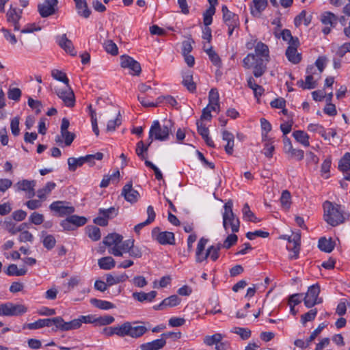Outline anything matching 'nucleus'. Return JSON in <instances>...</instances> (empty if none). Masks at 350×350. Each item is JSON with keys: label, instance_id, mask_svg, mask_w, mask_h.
Returning a JSON list of instances; mask_svg holds the SVG:
<instances>
[{"label": "nucleus", "instance_id": "nucleus-39", "mask_svg": "<svg viewBox=\"0 0 350 350\" xmlns=\"http://www.w3.org/2000/svg\"><path fill=\"white\" fill-rule=\"evenodd\" d=\"M27 269L25 267L18 269L15 264H11L8 267L5 273L8 275L22 276L27 273Z\"/></svg>", "mask_w": 350, "mask_h": 350}, {"label": "nucleus", "instance_id": "nucleus-11", "mask_svg": "<svg viewBox=\"0 0 350 350\" xmlns=\"http://www.w3.org/2000/svg\"><path fill=\"white\" fill-rule=\"evenodd\" d=\"M57 0H44L42 3L38 5L39 14L42 18L54 14L57 10Z\"/></svg>", "mask_w": 350, "mask_h": 350}, {"label": "nucleus", "instance_id": "nucleus-55", "mask_svg": "<svg viewBox=\"0 0 350 350\" xmlns=\"http://www.w3.org/2000/svg\"><path fill=\"white\" fill-rule=\"evenodd\" d=\"M215 13V8L209 7L206 12L203 14L204 24L205 26H208L212 23L213 16Z\"/></svg>", "mask_w": 350, "mask_h": 350}, {"label": "nucleus", "instance_id": "nucleus-37", "mask_svg": "<svg viewBox=\"0 0 350 350\" xmlns=\"http://www.w3.org/2000/svg\"><path fill=\"white\" fill-rule=\"evenodd\" d=\"M90 303L95 307L101 310H109L115 308V305L110 301L98 299L96 298L92 299Z\"/></svg>", "mask_w": 350, "mask_h": 350}, {"label": "nucleus", "instance_id": "nucleus-54", "mask_svg": "<svg viewBox=\"0 0 350 350\" xmlns=\"http://www.w3.org/2000/svg\"><path fill=\"white\" fill-rule=\"evenodd\" d=\"M88 109L90 110V115L91 116V122L92 130L96 136L99 135V129L98 126L96 113L92 107V105H89Z\"/></svg>", "mask_w": 350, "mask_h": 350}, {"label": "nucleus", "instance_id": "nucleus-61", "mask_svg": "<svg viewBox=\"0 0 350 350\" xmlns=\"http://www.w3.org/2000/svg\"><path fill=\"white\" fill-rule=\"evenodd\" d=\"M21 96V90L18 88H10L8 92V97L13 100L18 101Z\"/></svg>", "mask_w": 350, "mask_h": 350}, {"label": "nucleus", "instance_id": "nucleus-27", "mask_svg": "<svg viewBox=\"0 0 350 350\" xmlns=\"http://www.w3.org/2000/svg\"><path fill=\"white\" fill-rule=\"evenodd\" d=\"M43 246L48 250H51L56 244V239L53 234H48L46 231L40 233Z\"/></svg>", "mask_w": 350, "mask_h": 350}, {"label": "nucleus", "instance_id": "nucleus-19", "mask_svg": "<svg viewBox=\"0 0 350 350\" xmlns=\"http://www.w3.org/2000/svg\"><path fill=\"white\" fill-rule=\"evenodd\" d=\"M36 186L35 180H23L16 184V187L18 191H25L27 194V197L31 198L34 196L35 191L34 187Z\"/></svg>", "mask_w": 350, "mask_h": 350}, {"label": "nucleus", "instance_id": "nucleus-9", "mask_svg": "<svg viewBox=\"0 0 350 350\" xmlns=\"http://www.w3.org/2000/svg\"><path fill=\"white\" fill-rule=\"evenodd\" d=\"M57 96L62 100L68 107H72L75 104V96L71 87L68 85L64 88L55 90Z\"/></svg>", "mask_w": 350, "mask_h": 350}, {"label": "nucleus", "instance_id": "nucleus-53", "mask_svg": "<svg viewBox=\"0 0 350 350\" xmlns=\"http://www.w3.org/2000/svg\"><path fill=\"white\" fill-rule=\"evenodd\" d=\"M280 203L285 209H288L291 204V196L288 191L284 190L280 197Z\"/></svg>", "mask_w": 350, "mask_h": 350}, {"label": "nucleus", "instance_id": "nucleus-21", "mask_svg": "<svg viewBox=\"0 0 350 350\" xmlns=\"http://www.w3.org/2000/svg\"><path fill=\"white\" fill-rule=\"evenodd\" d=\"M180 302V298L176 295H172L163 299L159 305L154 306L153 308L156 310H163L167 307H174L178 305Z\"/></svg>", "mask_w": 350, "mask_h": 350}, {"label": "nucleus", "instance_id": "nucleus-1", "mask_svg": "<svg viewBox=\"0 0 350 350\" xmlns=\"http://www.w3.org/2000/svg\"><path fill=\"white\" fill-rule=\"evenodd\" d=\"M323 219L332 226L343 224L349 218V213L345 211V206L329 201H325L323 204Z\"/></svg>", "mask_w": 350, "mask_h": 350}, {"label": "nucleus", "instance_id": "nucleus-52", "mask_svg": "<svg viewBox=\"0 0 350 350\" xmlns=\"http://www.w3.org/2000/svg\"><path fill=\"white\" fill-rule=\"evenodd\" d=\"M51 76L56 80L63 82L66 85H69V80L66 75L61 70L54 69L51 71Z\"/></svg>", "mask_w": 350, "mask_h": 350}, {"label": "nucleus", "instance_id": "nucleus-49", "mask_svg": "<svg viewBox=\"0 0 350 350\" xmlns=\"http://www.w3.org/2000/svg\"><path fill=\"white\" fill-rule=\"evenodd\" d=\"M313 68H314L312 66L307 68L306 72L308 74V75L306 76L305 80V85L307 90L314 89L317 87V82L316 81L314 80V78L312 75V70Z\"/></svg>", "mask_w": 350, "mask_h": 350}, {"label": "nucleus", "instance_id": "nucleus-17", "mask_svg": "<svg viewBox=\"0 0 350 350\" xmlns=\"http://www.w3.org/2000/svg\"><path fill=\"white\" fill-rule=\"evenodd\" d=\"M223 19L227 26H239V19L237 14L228 10L226 5H224L221 8Z\"/></svg>", "mask_w": 350, "mask_h": 350}, {"label": "nucleus", "instance_id": "nucleus-33", "mask_svg": "<svg viewBox=\"0 0 350 350\" xmlns=\"http://www.w3.org/2000/svg\"><path fill=\"white\" fill-rule=\"evenodd\" d=\"M183 84L187 88V89L193 92L196 91V85L193 80V75L191 71L185 72L183 76Z\"/></svg>", "mask_w": 350, "mask_h": 350}, {"label": "nucleus", "instance_id": "nucleus-14", "mask_svg": "<svg viewBox=\"0 0 350 350\" xmlns=\"http://www.w3.org/2000/svg\"><path fill=\"white\" fill-rule=\"evenodd\" d=\"M208 241V240L204 237L199 240L196 251V261L197 262H202L206 260L208 257H211V250H210V247H208V249L204 251Z\"/></svg>", "mask_w": 350, "mask_h": 350}, {"label": "nucleus", "instance_id": "nucleus-4", "mask_svg": "<svg viewBox=\"0 0 350 350\" xmlns=\"http://www.w3.org/2000/svg\"><path fill=\"white\" fill-rule=\"evenodd\" d=\"M232 200H228L224 206L223 226L225 230H227L228 226H230L232 232H237L239 230L240 221L232 211Z\"/></svg>", "mask_w": 350, "mask_h": 350}, {"label": "nucleus", "instance_id": "nucleus-36", "mask_svg": "<svg viewBox=\"0 0 350 350\" xmlns=\"http://www.w3.org/2000/svg\"><path fill=\"white\" fill-rule=\"evenodd\" d=\"M242 213L243 218L246 221H252L254 223H258L260 221V219L256 217L254 213L250 210L247 203L244 204L242 209Z\"/></svg>", "mask_w": 350, "mask_h": 350}, {"label": "nucleus", "instance_id": "nucleus-50", "mask_svg": "<svg viewBox=\"0 0 350 350\" xmlns=\"http://www.w3.org/2000/svg\"><path fill=\"white\" fill-rule=\"evenodd\" d=\"M56 185L55 183L49 182L45 187L38 191L37 196L40 199H45L46 196L49 194L55 187Z\"/></svg>", "mask_w": 350, "mask_h": 350}, {"label": "nucleus", "instance_id": "nucleus-10", "mask_svg": "<svg viewBox=\"0 0 350 350\" xmlns=\"http://www.w3.org/2000/svg\"><path fill=\"white\" fill-rule=\"evenodd\" d=\"M120 65L124 68L129 69L130 74L132 75H139L141 73L140 64L129 55L120 57Z\"/></svg>", "mask_w": 350, "mask_h": 350}, {"label": "nucleus", "instance_id": "nucleus-28", "mask_svg": "<svg viewBox=\"0 0 350 350\" xmlns=\"http://www.w3.org/2000/svg\"><path fill=\"white\" fill-rule=\"evenodd\" d=\"M267 63L262 58H258L254 61L253 74L256 77H261L267 70Z\"/></svg>", "mask_w": 350, "mask_h": 350}, {"label": "nucleus", "instance_id": "nucleus-38", "mask_svg": "<svg viewBox=\"0 0 350 350\" xmlns=\"http://www.w3.org/2000/svg\"><path fill=\"white\" fill-rule=\"evenodd\" d=\"M338 21V16L331 12H325L321 16V22L324 25L334 27Z\"/></svg>", "mask_w": 350, "mask_h": 350}, {"label": "nucleus", "instance_id": "nucleus-42", "mask_svg": "<svg viewBox=\"0 0 350 350\" xmlns=\"http://www.w3.org/2000/svg\"><path fill=\"white\" fill-rule=\"evenodd\" d=\"M85 160H86L85 159ZM84 164L83 157L79 158L70 157L68 159V169L71 172H75L78 167H81Z\"/></svg>", "mask_w": 350, "mask_h": 350}, {"label": "nucleus", "instance_id": "nucleus-59", "mask_svg": "<svg viewBox=\"0 0 350 350\" xmlns=\"http://www.w3.org/2000/svg\"><path fill=\"white\" fill-rule=\"evenodd\" d=\"M104 48L108 53L113 55H116L118 53L117 45L111 40H107L104 43Z\"/></svg>", "mask_w": 350, "mask_h": 350}, {"label": "nucleus", "instance_id": "nucleus-31", "mask_svg": "<svg viewBox=\"0 0 350 350\" xmlns=\"http://www.w3.org/2000/svg\"><path fill=\"white\" fill-rule=\"evenodd\" d=\"M77 13L84 18H88L91 14L90 10L88 7V3L85 0H78L75 1Z\"/></svg>", "mask_w": 350, "mask_h": 350}, {"label": "nucleus", "instance_id": "nucleus-29", "mask_svg": "<svg viewBox=\"0 0 350 350\" xmlns=\"http://www.w3.org/2000/svg\"><path fill=\"white\" fill-rule=\"evenodd\" d=\"M157 296V292L154 291L146 293L144 292H135L133 293V297L139 302L145 301H152Z\"/></svg>", "mask_w": 350, "mask_h": 350}, {"label": "nucleus", "instance_id": "nucleus-26", "mask_svg": "<svg viewBox=\"0 0 350 350\" xmlns=\"http://www.w3.org/2000/svg\"><path fill=\"white\" fill-rule=\"evenodd\" d=\"M197 128L198 133L202 136V137L205 141L206 144L212 148L215 147V144L212 139L209 137V130L202 123L199 121L197 122Z\"/></svg>", "mask_w": 350, "mask_h": 350}, {"label": "nucleus", "instance_id": "nucleus-30", "mask_svg": "<svg viewBox=\"0 0 350 350\" xmlns=\"http://www.w3.org/2000/svg\"><path fill=\"white\" fill-rule=\"evenodd\" d=\"M62 322L59 324V330L61 331H69L72 329H76L79 328L80 321L78 319H73L69 322H65L62 317H61Z\"/></svg>", "mask_w": 350, "mask_h": 350}, {"label": "nucleus", "instance_id": "nucleus-25", "mask_svg": "<svg viewBox=\"0 0 350 350\" xmlns=\"http://www.w3.org/2000/svg\"><path fill=\"white\" fill-rule=\"evenodd\" d=\"M299 43L289 45L286 51V55L289 62L293 64H298L301 61V55L297 53Z\"/></svg>", "mask_w": 350, "mask_h": 350}, {"label": "nucleus", "instance_id": "nucleus-18", "mask_svg": "<svg viewBox=\"0 0 350 350\" xmlns=\"http://www.w3.org/2000/svg\"><path fill=\"white\" fill-rule=\"evenodd\" d=\"M57 42L59 46L70 55L75 56L77 55V51L75 49L73 44L72 41L67 38L66 34H63L57 37Z\"/></svg>", "mask_w": 350, "mask_h": 350}, {"label": "nucleus", "instance_id": "nucleus-24", "mask_svg": "<svg viewBox=\"0 0 350 350\" xmlns=\"http://www.w3.org/2000/svg\"><path fill=\"white\" fill-rule=\"evenodd\" d=\"M21 13L22 10H19L18 12L16 8H13L12 7L7 12V21L13 24L14 31H18L20 29L18 21L21 17Z\"/></svg>", "mask_w": 350, "mask_h": 350}, {"label": "nucleus", "instance_id": "nucleus-44", "mask_svg": "<svg viewBox=\"0 0 350 350\" xmlns=\"http://www.w3.org/2000/svg\"><path fill=\"white\" fill-rule=\"evenodd\" d=\"M203 49L208 55L213 64L217 66L220 67L221 64V59L219 55L215 53V51L213 50V47L210 46L208 49H206V44H204Z\"/></svg>", "mask_w": 350, "mask_h": 350}, {"label": "nucleus", "instance_id": "nucleus-64", "mask_svg": "<svg viewBox=\"0 0 350 350\" xmlns=\"http://www.w3.org/2000/svg\"><path fill=\"white\" fill-rule=\"evenodd\" d=\"M347 52L350 53V42H345L338 46L336 51V54L340 57H342Z\"/></svg>", "mask_w": 350, "mask_h": 350}, {"label": "nucleus", "instance_id": "nucleus-51", "mask_svg": "<svg viewBox=\"0 0 350 350\" xmlns=\"http://www.w3.org/2000/svg\"><path fill=\"white\" fill-rule=\"evenodd\" d=\"M255 10L252 11L253 15L260 14L267 5V0H253Z\"/></svg>", "mask_w": 350, "mask_h": 350}, {"label": "nucleus", "instance_id": "nucleus-63", "mask_svg": "<svg viewBox=\"0 0 350 350\" xmlns=\"http://www.w3.org/2000/svg\"><path fill=\"white\" fill-rule=\"evenodd\" d=\"M121 115L120 112L118 113L117 117L114 120H109L107 125V131H113L116 126H118L121 124L122 120H121Z\"/></svg>", "mask_w": 350, "mask_h": 350}, {"label": "nucleus", "instance_id": "nucleus-7", "mask_svg": "<svg viewBox=\"0 0 350 350\" xmlns=\"http://www.w3.org/2000/svg\"><path fill=\"white\" fill-rule=\"evenodd\" d=\"M319 293L320 286L317 284L310 286L304 298V305L310 308L316 304H321L323 299L319 297Z\"/></svg>", "mask_w": 350, "mask_h": 350}, {"label": "nucleus", "instance_id": "nucleus-43", "mask_svg": "<svg viewBox=\"0 0 350 350\" xmlns=\"http://www.w3.org/2000/svg\"><path fill=\"white\" fill-rule=\"evenodd\" d=\"M224 336L220 333H216L212 336H206L204 338L203 342L207 346H212L217 344L220 340H222Z\"/></svg>", "mask_w": 350, "mask_h": 350}, {"label": "nucleus", "instance_id": "nucleus-32", "mask_svg": "<svg viewBox=\"0 0 350 350\" xmlns=\"http://www.w3.org/2000/svg\"><path fill=\"white\" fill-rule=\"evenodd\" d=\"M295 139L305 147L310 146L309 135L304 131L297 130L293 133Z\"/></svg>", "mask_w": 350, "mask_h": 350}, {"label": "nucleus", "instance_id": "nucleus-8", "mask_svg": "<svg viewBox=\"0 0 350 350\" xmlns=\"http://www.w3.org/2000/svg\"><path fill=\"white\" fill-rule=\"evenodd\" d=\"M126 336L133 338L142 337L148 329L144 325H139L137 322H125Z\"/></svg>", "mask_w": 350, "mask_h": 350}, {"label": "nucleus", "instance_id": "nucleus-3", "mask_svg": "<svg viewBox=\"0 0 350 350\" xmlns=\"http://www.w3.org/2000/svg\"><path fill=\"white\" fill-rule=\"evenodd\" d=\"M269 51L268 46L262 42H257L255 46V54L249 53L243 60V66L249 68L253 66L254 61L259 58H262L265 62L269 61Z\"/></svg>", "mask_w": 350, "mask_h": 350}, {"label": "nucleus", "instance_id": "nucleus-56", "mask_svg": "<svg viewBox=\"0 0 350 350\" xmlns=\"http://www.w3.org/2000/svg\"><path fill=\"white\" fill-rule=\"evenodd\" d=\"M281 36L284 40L288 42L289 45L295 43H299L298 38L293 37L291 31L288 29L282 30V31L281 32Z\"/></svg>", "mask_w": 350, "mask_h": 350}, {"label": "nucleus", "instance_id": "nucleus-58", "mask_svg": "<svg viewBox=\"0 0 350 350\" xmlns=\"http://www.w3.org/2000/svg\"><path fill=\"white\" fill-rule=\"evenodd\" d=\"M68 217L70 221L72 223V226L75 227L83 226L87 222V219L85 217L78 216L76 215H73Z\"/></svg>", "mask_w": 350, "mask_h": 350}, {"label": "nucleus", "instance_id": "nucleus-23", "mask_svg": "<svg viewBox=\"0 0 350 350\" xmlns=\"http://www.w3.org/2000/svg\"><path fill=\"white\" fill-rule=\"evenodd\" d=\"M166 345V340L164 338L154 340L151 342L143 343L140 345L141 350H160Z\"/></svg>", "mask_w": 350, "mask_h": 350}, {"label": "nucleus", "instance_id": "nucleus-41", "mask_svg": "<svg viewBox=\"0 0 350 350\" xmlns=\"http://www.w3.org/2000/svg\"><path fill=\"white\" fill-rule=\"evenodd\" d=\"M152 143H148L145 145L143 141H139L136 146V154L141 159H146L147 158V151L149 146Z\"/></svg>", "mask_w": 350, "mask_h": 350}, {"label": "nucleus", "instance_id": "nucleus-40", "mask_svg": "<svg viewBox=\"0 0 350 350\" xmlns=\"http://www.w3.org/2000/svg\"><path fill=\"white\" fill-rule=\"evenodd\" d=\"M129 278V276L126 273H122L120 275L114 277L111 274L106 275V281L108 286H112L120 282H125Z\"/></svg>", "mask_w": 350, "mask_h": 350}, {"label": "nucleus", "instance_id": "nucleus-22", "mask_svg": "<svg viewBox=\"0 0 350 350\" xmlns=\"http://www.w3.org/2000/svg\"><path fill=\"white\" fill-rule=\"evenodd\" d=\"M293 245H287V250H292L293 255L291 256V258H297L300 250V242H301V233L299 232L293 233L292 239Z\"/></svg>", "mask_w": 350, "mask_h": 350}, {"label": "nucleus", "instance_id": "nucleus-60", "mask_svg": "<svg viewBox=\"0 0 350 350\" xmlns=\"http://www.w3.org/2000/svg\"><path fill=\"white\" fill-rule=\"evenodd\" d=\"M260 124H261V128L263 131H265V133L262 132V139L264 141L267 140V133L271 130V124L265 118L260 119Z\"/></svg>", "mask_w": 350, "mask_h": 350}, {"label": "nucleus", "instance_id": "nucleus-47", "mask_svg": "<svg viewBox=\"0 0 350 350\" xmlns=\"http://www.w3.org/2000/svg\"><path fill=\"white\" fill-rule=\"evenodd\" d=\"M88 237L94 241L99 240L101 237L99 228L94 226H89L86 228Z\"/></svg>", "mask_w": 350, "mask_h": 350}, {"label": "nucleus", "instance_id": "nucleus-46", "mask_svg": "<svg viewBox=\"0 0 350 350\" xmlns=\"http://www.w3.org/2000/svg\"><path fill=\"white\" fill-rule=\"evenodd\" d=\"M61 322V317L42 319V323H44L43 327H51L54 325L55 327L52 328V330L54 332L59 330V324Z\"/></svg>", "mask_w": 350, "mask_h": 350}, {"label": "nucleus", "instance_id": "nucleus-6", "mask_svg": "<svg viewBox=\"0 0 350 350\" xmlns=\"http://www.w3.org/2000/svg\"><path fill=\"white\" fill-rule=\"evenodd\" d=\"M28 311V308L24 304L6 302L0 304V316L18 317Z\"/></svg>", "mask_w": 350, "mask_h": 350}, {"label": "nucleus", "instance_id": "nucleus-35", "mask_svg": "<svg viewBox=\"0 0 350 350\" xmlns=\"http://www.w3.org/2000/svg\"><path fill=\"white\" fill-rule=\"evenodd\" d=\"M98 266L104 270H110L116 265V262L111 256H106L100 258L98 261Z\"/></svg>", "mask_w": 350, "mask_h": 350}, {"label": "nucleus", "instance_id": "nucleus-57", "mask_svg": "<svg viewBox=\"0 0 350 350\" xmlns=\"http://www.w3.org/2000/svg\"><path fill=\"white\" fill-rule=\"evenodd\" d=\"M317 314V310L316 308L311 309L308 312L301 316V322L303 325H305L308 321H313Z\"/></svg>", "mask_w": 350, "mask_h": 350}, {"label": "nucleus", "instance_id": "nucleus-12", "mask_svg": "<svg viewBox=\"0 0 350 350\" xmlns=\"http://www.w3.org/2000/svg\"><path fill=\"white\" fill-rule=\"evenodd\" d=\"M49 207L51 211L57 213L60 217L70 215L75 212L74 206L70 205L69 202L65 201L54 202Z\"/></svg>", "mask_w": 350, "mask_h": 350}, {"label": "nucleus", "instance_id": "nucleus-48", "mask_svg": "<svg viewBox=\"0 0 350 350\" xmlns=\"http://www.w3.org/2000/svg\"><path fill=\"white\" fill-rule=\"evenodd\" d=\"M99 215H101L107 218V220L111 219L118 214V208L111 206L109 208H100L98 211Z\"/></svg>", "mask_w": 350, "mask_h": 350}, {"label": "nucleus", "instance_id": "nucleus-62", "mask_svg": "<svg viewBox=\"0 0 350 350\" xmlns=\"http://www.w3.org/2000/svg\"><path fill=\"white\" fill-rule=\"evenodd\" d=\"M96 323L99 325H108L114 322L115 319L110 315H105L96 319Z\"/></svg>", "mask_w": 350, "mask_h": 350}, {"label": "nucleus", "instance_id": "nucleus-13", "mask_svg": "<svg viewBox=\"0 0 350 350\" xmlns=\"http://www.w3.org/2000/svg\"><path fill=\"white\" fill-rule=\"evenodd\" d=\"M134 239H130L125 240L122 245V255L124 253H129V256L134 258H140L142 256L143 252L142 248L138 246H135Z\"/></svg>", "mask_w": 350, "mask_h": 350}, {"label": "nucleus", "instance_id": "nucleus-5", "mask_svg": "<svg viewBox=\"0 0 350 350\" xmlns=\"http://www.w3.org/2000/svg\"><path fill=\"white\" fill-rule=\"evenodd\" d=\"M123 237L117 233H111L105 237L103 243L108 247V252L114 256H122V245Z\"/></svg>", "mask_w": 350, "mask_h": 350}, {"label": "nucleus", "instance_id": "nucleus-16", "mask_svg": "<svg viewBox=\"0 0 350 350\" xmlns=\"http://www.w3.org/2000/svg\"><path fill=\"white\" fill-rule=\"evenodd\" d=\"M159 230L158 228L152 230V236L154 239L161 245H174V234L171 232H161L156 234Z\"/></svg>", "mask_w": 350, "mask_h": 350}, {"label": "nucleus", "instance_id": "nucleus-15", "mask_svg": "<svg viewBox=\"0 0 350 350\" xmlns=\"http://www.w3.org/2000/svg\"><path fill=\"white\" fill-rule=\"evenodd\" d=\"M121 195L124 196V199L127 202L131 204L137 202L140 196L139 192L133 188V183L131 181L123 187Z\"/></svg>", "mask_w": 350, "mask_h": 350}, {"label": "nucleus", "instance_id": "nucleus-34", "mask_svg": "<svg viewBox=\"0 0 350 350\" xmlns=\"http://www.w3.org/2000/svg\"><path fill=\"white\" fill-rule=\"evenodd\" d=\"M319 248L325 252L330 253L334 248V243L332 239H327L325 237H321L319 240Z\"/></svg>", "mask_w": 350, "mask_h": 350}, {"label": "nucleus", "instance_id": "nucleus-20", "mask_svg": "<svg viewBox=\"0 0 350 350\" xmlns=\"http://www.w3.org/2000/svg\"><path fill=\"white\" fill-rule=\"evenodd\" d=\"M338 169L345 174L344 178L350 181V153L346 152L338 163Z\"/></svg>", "mask_w": 350, "mask_h": 350}, {"label": "nucleus", "instance_id": "nucleus-45", "mask_svg": "<svg viewBox=\"0 0 350 350\" xmlns=\"http://www.w3.org/2000/svg\"><path fill=\"white\" fill-rule=\"evenodd\" d=\"M310 21L311 16L307 15V12L305 10L301 11L295 18V24L296 26H299L303 23L305 25L308 26Z\"/></svg>", "mask_w": 350, "mask_h": 350}, {"label": "nucleus", "instance_id": "nucleus-2", "mask_svg": "<svg viewBox=\"0 0 350 350\" xmlns=\"http://www.w3.org/2000/svg\"><path fill=\"white\" fill-rule=\"evenodd\" d=\"M173 124L170 120H164L161 125L159 120L153 121L149 131L148 139L150 143L153 140L166 141L169 138Z\"/></svg>", "mask_w": 350, "mask_h": 350}]
</instances>
